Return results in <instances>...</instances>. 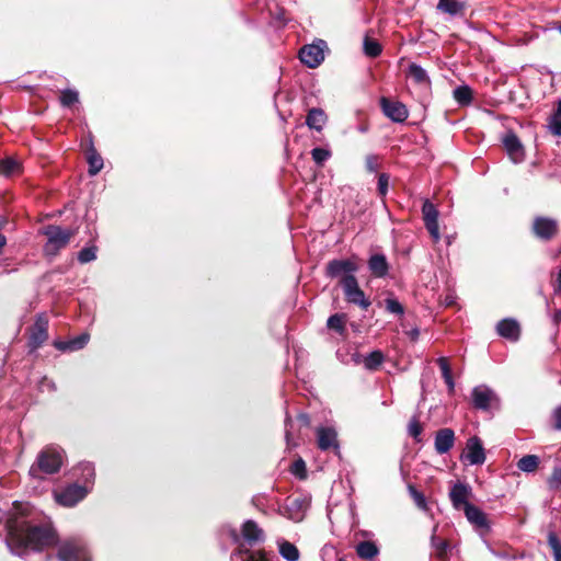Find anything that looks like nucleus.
<instances>
[{
  "label": "nucleus",
  "mask_w": 561,
  "mask_h": 561,
  "mask_svg": "<svg viewBox=\"0 0 561 561\" xmlns=\"http://www.w3.org/2000/svg\"><path fill=\"white\" fill-rule=\"evenodd\" d=\"M36 522V513L28 503L14 505L7 520V545L13 553L22 556L27 548L43 550L55 543L56 534L50 525Z\"/></svg>",
  "instance_id": "1"
},
{
  "label": "nucleus",
  "mask_w": 561,
  "mask_h": 561,
  "mask_svg": "<svg viewBox=\"0 0 561 561\" xmlns=\"http://www.w3.org/2000/svg\"><path fill=\"white\" fill-rule=\"evenodd\" d=\"M241 538L238 549L231 553V561H268L263 550H250L265 540L263 529L254 520L248 519L243 523Z\"/></svg>",
  "instance_id": "2"
},
{
  "label": "nucleus",
  "mask_w": 561,
  "mask_h": 561,
  "mask_svg": "<svg viewBox=\"0 0 561 561\" xmlns=\"http://www.w3.org/2000/svg\"><path fill=\"white\" fill-rule=\"evenodd\" d=\"M62 450L56 447H46L43 449L32 465L30 474L34 478H42L41 473L53 474L59 471L62 465Z\"/></svg>",
  "instance_id": "3"
},
{
  "label": "nucleus",
  "mask_w": 561,
  "mask_h": 561,
  "mask_svg": "<svg viewBox=\"0 0 561 561\" xmlns=\"http://www.w3.org/2000/svg\"><path fill=\"white\" fill-rule=\"evenodd\" d=\"M43 234L46 236L47 241L44 245V253L47 256H55L65 248L75 232L71 229H62L59 226L49 225L43 229Z\"/></svg>",
  "instance_id": "4"
},
{
  "label": "nucleus",
  "mask_w": 561,
  "mask_h": 561,
  "mask_svg": "<svg viewBox=\"0 0 561 561\" xmlns=\"http://www.w3.org/2000/svg\"><path fill=\"white\" fill-rule=\"evenodd\" d=\"M60 561H91L85 542L81 538L65 540L58 550Z\"/></svg>",
  "instance_id": "5"
},
{
  "label": "nucleus",
  "mask_w": 561,
  "mask_h": 561,
  "mask_svg": "<svg viewBox=\"0 0 561 561\" xmlns=\"http://www.w3.org/2000/svg\"><path fill=\"white\" fill-rule=\"evenodd\" d=\"M471 401L477 410L489 411L500 408L499 396L486 385H479L472 389Z\"/></svg>",
  "instance_id": "6"
},
{
  "label": "nucleus",
  "mask_w": 561,
  "mask_h": 561,
  "mask_svg": "<svg viewBox=\"0 0 561 561\" xmlns=\"http://www.w3.org/2000/svg\"><path fill=\"white\" fill-rule=\"evenodd\" d=\"M340 285L343 288L344 296L347 302L356 305L364 310H367L371 305L370 300L365 296L360 289L357 278L355 276L342 277Z\"/></svg>",
  "instance_id": "7"
},
{
  "label": "nucleus",
  "mask_w": 561,
  "mask_h": 561,
  "mask_svg": "<svg viewBox=\"0 0 561 561\" xmlns=\"http://www.w3.org/2000/svg\"><path fill=\"white\" fill-rule=\"evenodd\" d=\"M327 43L323 39H317L312 44L305 45L299 50V59L309 68H317L324 60V50Z\"/></svg>",
  "instance_id": "8"
},
{
  "label": "nucleus",
  "mask_w": 561,
  "mask_h": 561,
  "mask_svg": "<svg viewBox=\"0 0 561 561\" xmlns=\"http://www.w3.org/2000/svg\"><path fill=\"white\" fill-rule=\"evenodd\" d=\"M327 275L331 278H340L355 276L358 264L355 257L345 260H332L327 264Z\"/></svg>",
  "instance_id": "9"
},
{
  "label": "nucleus",
  "mask_w": 561,
  "mask_h": 561,
  "mask_svg": "<svg viewBox=\"0 0 561 561\" xmlns=\"http://www.w3.org/2000/svg\"><path fill=\"white\" fill-rule=\"evenodd\" d=\"M534 234L543 241L553 239L559 230L558 221L550 217L538 216L533 221Z\"/></svg>",
  "instance_id": "10"
},
{
  "label": "nucleus",
  "mask_w": 561,
  "mask_h": 561,
  "mask_svg": "<svg viewBox=\"0 0 561 561\" xmlns=\"http://www.w3.org/2000/svg\"><path fill=\"white\" fill-rule=\"evenodd\" d=\"M88 492L89 490L85 486L71 484L59 492H55V500L62 506L71 507L82 501Z\"/></svg>",
  "instance_id": "11"
},
{
  "label": "nucleus",
  "mask_w": 561,
  "mask_h": 561,
  "mask_svg": "<svg viewBox=\"0 0 561 561\" xmlns=\"http://www.w3.org/2000/svg\"><path fill=\"white\" fill-rule=\"evenodd\" d=\"M472 496V488L463 482H456L449 490V500L451 505L457 511L466 510L467 505H471L469 502Z\"/></svg>",
  "instance_id": "12"
},
{
  "label": "nucleus",
  "mask_w": 561,
  "mask_h": 561,
  "mask_svg": "<svg viewBox=\"0 0 561 561\" xmlns=\"http://www.w3.org/2000/svg\"><path fill=\"white\" fill-rule=\"evenodd\" d=\"M438 210L436 206L426 199L422 206V216L424 225L433 238L434 242H438L440 239L439 227H438Z\"/></svg>",
  "instance_id": "13"
},
{
  "label": "nucleus",
  "mask_w": 561,
  "mask_h": 561,
  "mask_svg": "<svg viewBox=\"0 0 561 561\" xmlns=\"http://www.w3.org/2000/svg\"><path fill=\"white\" fill-rule=\"evenodd\" d=\"M380 106L383 114L394 123H403L409 116L408 107L402 102L381 98Z\"/></svg>",
  "instance_id": "14"
},
{
  "label": "nucleus",
  "mask_w": 561,
  "mask_h": 561,
  "mask_svg": "<svg viewBox=\"0 0 561 561\" xmlns=\"http://www.w3.org/2000/svg\"><path fill=\"white\" fill-rule=\"evenodd\" d=\"M465 460L469 465H482L485 461V453L479 437L472 436L467 440Z\"/></svg>",
  "instance_id": "15"
},
{
  "label": "nucleus",
  "mask_w": 561,
  "mask_h": 561,
  "mask_svg": "<svg viewBox=\"0 0 561 561\" xmlns=\"http://www.w3.org/2000/svg\"><path fill=\"white\" fill-rule=\"evenodd\" d=\"M317 443L318 447L323 451L329 449H334L336 453L339 451L337 433L331 426L317 428Z\"/></svg>",
  "instance_id": "16"
},
{
  "label": "nucleus",
  "mask_w": 561,
  "mask_h": 561,
  "mask_svg": "<svg viewBox=\"0 0 561 561\" xmlns=\"http://www.w3.org/2000/svg\"><path fill=\"white\" fill-rule=\"evenodd\" d=\"M503 144L508 157L514 163H518L524 160L525 153L523 145L514 133L506 134L503 139Z\"/></svg>",
  "instance_id": "17"
},
{
  "label": "nucleus",
  "mask_w": 561,
  "mask_h": 561,
  "mask_svg": "<svg viewBox=\"0 0 561 561\" xmlns=\"http://www.w3.org/2000/svg\"><path fill=\"white\" fill-rule=\"evenodd\" d=\"M48 321L44 317H38L32 328L30 346L35 350L38 348L48 337Z\"/></svg>",
  "instance_id": "18"
},
{
  "label": "nucleus",
  "mask_w": 561,
  "mask_h": 561,
  "mask_svg": "<svg viewBox=\"0 0 561 561\" xmlns=\"http://www.w3.org/2000/svg\"><path fill=\"white\" fill-rule=\"evenodd\" d=\"M463 513L468 522L477 529H482L485 531L490 530L491 526L488 516L478 506L473 504L467 505L466 510H463Z\"/></svg>",
  "instance_id": "19"
},
{
  "label": "nucleus",
  "mask_w": 561,
  "mask_h": 561,
  "mask_svg": "<svg viewBox=\"0 0 561 561\" xmlns=\"http://www.w3.org/2000/svg\"><path fill=\"white\" fill-rule=\"evenodd\" d=\"M454 444L455 433L451 428L445 427L436 432L434 445L437 454L448 453L454 447Z\"/></svg>",
  "instance_id": "20"
},
{
  "label": "nucleus",
  "mask_w": 561,
  "mask_h": 561,
  "mask_svg": "<svg viewBox=\"0 0 561 561\" xmlns=\"http://www.w3.org/2000/svg\"><path fill=\"white\" fill-rule=\"evenodd\" d=\"M496 332L504 339L516 342L520 335V328L514 319H503L496 325Z\"/></svg>",
  "instance_id": "21"
},
{
  "label": "nucleus",
  "mask_w": 561,
  "mask_h": 561,
  "mask_svg": "<svg viewBox=\"0 0 561 561\" xmlns=\"http://www.w3.org/2000/svg\"><path fill=\"white\" fill-rule=\"evenodd\" d=\"M436 8L449 16H463L467 4L460 0H438Z\"/></svg>",
  "instance_id": "22"
},
{
  "label": "nucleus",
  "mask_w": 561,
  "mask_h": 561,
  "mask_svg": "<svg viewBox=\"0 0 561 561\" xmlns=\"http://www.w3.org/2000/svg\"><path fill=\"white\" fill-rule=\"evenodd\" d=\"M308 503L301 496L289 497L286 503V511L290 512L289 518L294 520H300L304 516V512L306 511Z\"/></svg>",
  "instance_id": "23"
},
{
  "label": "nucleus",
  "mask_w": 561,
  "mask_h": 561,
  "mask_svg": "<svg viewBox=\"0 0 561 561\" xmlns=\"http://www.w3.org/2000/svg\"><path fill=\"white\" fill-rule=\"evenodd\" d=\"M368 267L376 277L386 276L389 270L387 259L383 254L371 255L368 261Z\"/></svg>",
  "instance_id": "24"
},
{
  "label": "nucleus",
  "mask_w": 561,
  "mask_h": 561,
  "mask_svg": "<svg viewBox=\"0 0 561 561\" xmlns=\"http://www.w3.org/2000/svg\"><path fill=\"white\" fill-rule=\"evenodd\" d=\"M347 316L345 313H334L329 317L327 328L334 331L341 337L345 339L347 335L346 330Z\"/></svg>",
  "instance_id": "25"
},
{
  "label": "nucleus",
  "mask_w": 561,
  "mask_h": 561,
  "mask_svg": "<svg viewBox=\"0 0 561 561\" xmlns=\"http://www.w3.org/2000/svg\"><path fill=\"white\" fill-rule=\"evenodd\" d=\"M327 122V115L321 108H311L306 117V124L309 128L318 131L322 130Z\"/></svg>",
  "instance_id": "26"
},
{
  "label": "nucleus",
  "mask_w": 561,
  "mask_h": 561,
  "mask_svg": "<svg viewBox=\"0 0 561 561\" xmlns=\"http://www.w3.org/2000/svg\"><path fill=\"white\" fill-rule=\"evenodd\" d=\"M89 337H90L89 334L82 333L79 336L73 337L69 341L57 342V343H55V346L60 351H70V352L78 351L87 345V343L89 342Z\"/></svg>",
  "instance_id": "27"
},
{
  "label": "nucleus",
  "mask_w": 561,
  "mask_h": 561,
  "mask_svg": "<svg viewBox=\"0 0 561 561\" xmlns=\"http://www.w3.org/2000/svg\"><path fill=\"white\" fill-rule=\"evenodd\" d=\"M21 172V163L19 160L8 157L0 160V174L3 176H12Z\"/></svg>",
  "instance_id": "28"
},
{
  "label": "nucleus",
  "mask_w": 561,
  "mask_h": 561,
  "mask_svg": "<svg viewBox=\"0 0 561 561\" xmlns=\"http://www.w3.org/2000/svg\"><path fill=\"white\" fill-rule=\"evenodd\" d=\"M379 552L378 547L373 541H360L356 546V553L359 558L370 560L376 557Z\"/></svg>",
  "instance_id": "29"
},
{
  "label": "nucleus",
  "mask_w": 561,
  "mask_h": 561,
  "mask_svg": "<svg viewBox=\"0 0 561 561\" xmlns=\"http://www.w3.org/2000/svg\"><path fill=\"white\" fill-rule=\"evenodd\" d=\"M453 94H454V99L461 106H467V105L471 104V102H472L473 93L469 85L457 87L454 90Z\"/></svg>",
  "instance_id": "30"
},
{
  "label": "nucleus",
  "mask_w": 561,
  "mask_h": 561,
  "mask_svg": "<svg viewBox=\"0 0 561 561\" xmlns=\"http://www.w3.org/2000/svg\"><path fill=\"white\" fill-rule=\"evenodd\" d=\"M540 463V459L536 455H526L517 462V468L527 473L535 472Z\"/></svg>",
  "instance_id": "31"
},
{
  "label": "nucleus",
  "mask_w": 561,
  "mask_h": 561,
  "mask_svg": "<svg viewBox=\"0 0 561 561\" xmlns=\"http://www.w3.org/2000/svg\"><path fill=\"white\" fill-rule=\"evenodd\" d=\"M437 364L442 370V376L448 387L449 393H453L455 391V381L451 376V370H450L448 359L445 357H439L437 360Z\"/></svg>",
  "instance_id": "32"
},
{
  "label": "nucleus",
  "mask_w": 561,
  "mask_h": 561,
  "mask_svg": "<svg viewBox=\"0 0 561 561\" xmlns=\"http://www.w3.org/2000/svg\"><path fill=\"white\" fill-rule=\"evenodd\" d=\"M385 356L380 351H373L364 357L363 363L366 369L376 370L382 363Z\"/></svg>",
  "instance_id": "33"
},
{
  "label": "nucleus",
  "mask_w": 561,
  "mask_h": 561,
  "mask_svg": "<svg viewBox=\"0 0 561 561\" xmlns=\"http://www.w3.org/2000/svg\"><path fill=\"white\" fill-rule=\"evenodd\" d=\"M279 553L287 561H297L299 559L297 547L288 541H283L279 545Z\"/></svg>",
  "instance_id": "34"
},
{
  "label": "nucleus",
  "mask_w": 561,
  "mask_h": 561,
  "mask_svg": "<svg viewBox=\"0 0 561 561\" xmlns=\"http://www.w3.org/2000/svg\"><path fill=\"white\" fill-rule=\"evenodd\" d=\"M408 491H409V494L410 496L412 497V500L414 501L415 505L424 511V512H428L430 511V507H428V504H427V501H426V497L424 496V494L422 492H420L414 485L412 484H409L408 485Z\"/></svg>",
  "instance_id": "35"
},
{
  "label": "nucleus",
  "mask_w": 561,
  "mask_h": 561,
  "mask_svg": "<svg viewBox=\"0 0 561 561\" xmlns=\"http://www.w3.org/2000/svg\"><path fill=\"white\" fill-rule=\"evenodd\" d=\"M381 51H382V47L377 41L369 38L367 36L365 37L364 53L367 57L376 58L381 54Z\"/></svg>",
  "instance_id": "36"
},
{
  "label": "nucleus",
  "mask_w": 561,
  "mask_h": 561,
  "mask_svg": "<svg viewBox=\"0 0 561 561\" xmlns=\"http://www.w3.org/2000/svg\"><path fill=\"white\" fill-rule=\"evenodd\" d=\"M408 72L409 76L419 84L428 82L427 73L420 65L411 64Z\"/></svg>",
  "instance_id": "37"
},
{
  "label": "nucleus",
  "mask_w": 561,
  "mask_h": 561,
  "mask_svg": "<svg viewBox=\"0 0 561 561\" xmlns=\"http://www.w3.org/2000/svg\"><path fill=\"white\" fill-rule=\"evenodd\" d=\"M89 173L95 175L103 168V159L100 154L92 151L88 156Z\"/></svg>",
  "instance_id": "38"
},
{
  "label": "nucleus",
  "mask_w": 561,
  "mask_h": 561,
  "mask_svg": "<svg viewBox=\"0 0 561 561\" xmlns=\"http://www.w3.org/2000/svg\"><path fill=\"white\" fill-rule=\"evenodd\" d=\"M332 156V152L328 148L317 147L311 150L312 160L318 164L322 165Z\"/></svg>",
  "instance_id": "39"
},
{
  "label": "nucleus",
  "mask_w": 561,
  "mask_h": 561,
  "mask_svg": "<svg viewBox=\"0 0 561 561\" xmlns=\"http://www.w3.org/2000/svg\"><path fill=\"white\" fill-rule=\"evenodd\" d=\"M78 101H79V94L77 91L71 90V89L61 91L60 103L62 104V106L69 107L71 105H73L75 103H77Z\"/></svg>",
  "instance_id": "40"
},
{
  "label": "nucleus",
  "mask_w": 561,
  "mask_h": 561,
  "mask_svg": "<svg viewBox=\"0 0 561 561\" xmlns=\"http://www.w3.org/2000/svg\"><path fill=\"white\" fill-rule=\"evenodd\" d=\"M95 259H96V247H94V245L84 247L78 253V260L82 264L94 261Z\"/></svg>",
  "instance_id": "41"
},
{
  "label": "nucleus",
  "mask_w": 561,
  "mask_h": 561,
  "mask_svg": "<svg viewBox=\"0 0 561 561\" xmlns=\"http://www.w3.org/2000/svg\"><path fill=\"white\" fill-rule=\"evenodd\" d=\"M423 432V426L421 425L419 419L413 416L408 425V433L412 436L416 442L421 440V434Z\"/></svg>",
  "instance_id": "42"
},
{
  "label": "nucleus",
  "mask_w": 561,
  "mask_h": 561,
  "mask_svg": "<svg viewBox=\"0 0 561 561\" xmlns=\"http://www.w3.org/2000/svg\"><path fill=\"white\" fill-rule=\"evenodd\" d=\"M548 545L552 549L554 561H561V542L556 534L548 535Z\"/></svg>",
  "instance_id": "43"
},
{
  "label": "nucleus",
  "mask_w": 561,
  "mask_h": 561,
  "mask_svg": "<svg viewBox=\"0 0 561 561\" xmlns=\"http://www.w3.org/2000/svg\"><path fill=\"white\" fill-rule=\"evenodd\" d=\"M432 546L435 548L439 558H443L449 549V543L447 540L440 539L434 535L432 536Z\"/></svg>",
  "instance_id": "44"
},
{
  "label": "nucleus",
  "mask_w": 561,
  "mask_h": 561,
  "mask_svg": "<svg viewBox=\"0 0 561 561\" xmlns=\"http://www.w3.org/2000/svg\"><path fill=\"white\" fill-rule=\"evenodd\" d=\"M385 304H386L387 311H389L390 313H396L399 316H402L404 313L403 306L397 299L387 298L385 300Z\"/></svg>",
  "instance_id": "45"
},
{
  "label": "nucleus",
  "mask_w": 561,
  "mask_h": 561,
  "mask_svg": "<svg viewBox=\"0 0 561 561\" xmlns=\"http://www.w3.org/2000/svg\"><path fill=\"white\" fill-rule=\"evenodd\" d=\"M548 485L553 490L561 488V467L553 468V471L548 479Z\"/></svg>",
  "instance_id": "46"
},
{
  "label": "nucleus",
  "mask_w": 561,
  "mask_h": 561,
  "mask_svg": "<svg viewBox=\"0 0 561 561\" xmlns=\"http://www.w3.org/2000/svg\"><path fill=\"white\" fill-rule=\"evenodd\" d=\"M389 175L387 173H380L378 176L377 190L381 197H385L388 193Z\"/></svg>",
  "instance_id": "47"
},
{
  "label": "nucleus",
  "mask_w": 561,
  "mask_h": 561,
  "mask_svg": "<svg viewBox=\"0 0 561 561\" xmlns=\"http://www.w3.org/2000/svg\"><path fill=\"white\" fill-rule=\"evenodd\" d=\"M365 164L368 172H377L379 169V157L376 154H368L366 157Z\"/></svg>",
  "instance_id": "48"
},
{
  "label": "nucleus",
  "mask_w": 561,
  "mask_h": 561,
  "mask_svg": "<svg viewBox=\"0 0 561 561\" xmlns=\"http://www.w3.org/2000/svg\"><path fill=\"white\" fill-rule=\"evenodd\" d=\"M551 420L553 428L561 431V404L552 411Z\"/></svg>",
  "instance_id": "49"
},
{
  "label": "nucleus",
  "mask_w": 561,
  "mask_h": 561,
  "mask_svg": "<svg viewBox=\"0 0 561 561\" xmlns=\"http://www.w3.org/2000/svg\"><path fill=\"white\" fill-rule=\"evenodd\" d=\"M549 127L553 135L561 136V117L552 116Z\"/></svg>",
  "instance_id": "50"
},
{
  "label": "nucleus",
  "mask_w": 561,
  "mask_h": 561,
  "mask_svg": "<svg viewBox=\"0 0 561 561\" xmlns=\"http://www.w3.org/2000/svg\"><path fill=\"white\" fill-rule=\"evenodd\" d=\"M80 469L82 470V474L84 477H87V480L89 478H93L94 477V468L91 463L89 462H85V463H81L80 465Z\"/></svg>",
  "instance_id": "51"
},
{
  "label": "nucleus",
  "mask_w": 561,
  "mask_h": 561,
  "mask_svg": "<svg viewBox=\"0 0 561 561\" xmlns=\"http://www.w3.org/2000/svg\"><path fill=\"white\" fill-rule=\"evenodd\" d=\"M305 470V462L300 459L294 462L293 472L298 474L299 471Z\"/></svg>",
  "instance_id": "52"
},
{
  "label": "nucleus",
  "mask_w": 561,
  "mask_h": 561,
  "mask_svg": "<svg viewBox=\"0 0 561 561\" xmlns=\"http://www.w3.org/2000/svg\"><path fill=\"white\" fill-rule=\"evenodd\" d=\"M554 291L557 294H561V270L559 271L556 279Z\"/></svg>",
  "instance_id": "53"
},
{
  "label": "nucleus",
  "mask_w": 561,
  "mask_h": 561,
  "mask_svg": "<svg viewBox=\"0 0 561 561\" xmlns=\"http://www.w3.org/2000/svg\"><path fill=\"white\" fill-rule=\"evenodd\" d=\"M553 116L561 117V100H559L557 103V110Z\"/></svg>",
  "instance_id": "54"
},
{
  "label": "nucleus",
  "mask_w": 561,
  "mask_h": 561,
  "mask_svg": "<svg viewBox=\"0 0 561 561\" xmlns=\"http://www.w3.org/2000/svg\"><path fill=\"white\" fill-rule=\"evenodd\" d=\"M352 359L355 364H359L360 363V355L358 353H355L352 355Z\"/></svg>",
  "instance_id": "55"
},
{
  "label": "nucleus",
  "mask_w": 561,
  "mask_h": 561,
  "mask_svg": "<svg viewBox=\"0 0 561 561\" xmlns=\"http://www.w3.org/2000/svg\"><path fill=\"white\" fill-rule=\"evenodd\" d=\"M231 536H232L234 542H239L240 541V537H239V535L237 534L236 530H232Z\"/></svg>",
  "instance_id": "56"
},
{
  "label": "nucleus",
  "mask_w": 561,
  "mask_h": 561,
  "mask_svg": "<svg viewBox=\"0 0 561 561\" xmlns=\"http://www.w3.org/2000/svg\"><path fill=\"white\" fill-rule=\"evenodd\" d=\"M412 335H413V337H416V336L419 335V331H417V330H414V331L412 332Z\"/></svg>",
  "instance_id": "57"
},
{
  "label": "nucleus",
  "mask_w": 561,
  "mask_h": 561,
  "mask_svg": "<svg viewBox=\"0 0 561 561\" xmlns=\"http://www.w3.org/2000/svg\"><path fill=\"white\" fill-rule=\"evenodd\" d=\"M556 28L561 33V24H558Z\"/></svg>",
  "instance_id": "58"
}]
</instances>
